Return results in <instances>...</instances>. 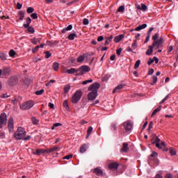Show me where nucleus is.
<instances>
[{"label":"nucleus","instance_id":"nucleus-56","mask_svg":"<svg viewBox=\"0 0 178 178\" xmlns=\"http://www.w3.org/2000/svg\"><path fill=\"white\" fill-rule=\"evenodd\" d=\"M27 29H28V31H29V33H34V28H33L31 26H29Z\"/></svg>","mask_w":178,"mask_h":178},{"label":"nucleus","instance_id":"nucleus-19","mask_svg":"<svg viewBox=\"0 0 178 178\" xmlns=\"http://www.w3.org/2000/svg\"><path fill=\"white\" fill-rule=\"evenodd\" d=\"M138 9L145 12V10H147L148 9V7H147V6L145 4L142 3L141 6H140V5L138 6Z\"/></svg>","mask_w":178,"mask_h":178},{"label":"nucleus","instance_id":"nucleus-57","mask_svg":"<svg viewBox=\"0 0 178 178\" xmlns=\"http://www.w3.org/2000/svg\"><path fill=\"white\" fill-rule=\"evenodd\" d=\"M154 69H152V68L149 69V72H148L149 76L154 74Z\"/></svg>","mask_w":178,"mask_h":178},{"label":"nucleus","instance_id":"nucleus-21","mask_svg":"<svg viewBox=\"0 0 178 178\" xmlns=\"http://www.w3.org/2000/svg\"><path fill=\"white\" fill-rule=\"evenodd\" d=\"M86 151H87V145L83 144L81 145V147L80 148V152H81V154H84V152H86Z\"/></svg>","mask_w":178,"mask_h":178},{"label":"nucleus","instance_id":"nucleus-10","mask_svg":"<svg viewBox=\"0 0 178 178\" xmlns=\"http://www.w3.org/2000/svg\"><path fill=\"white\" fill-rule=\"evenodd\" d=\"M119 167V164L118 163H111L108 164V168L111 170H118V168Z\"/></svg>","mask_w":178,"mask_h":178},{"label":"nucleus","instance_id":"nucleus-60","mask_svg":"<svg viewBox=\"0 0 178 178\" xmlns=\"http://www.w3.org/2000/svg\"><path fill=\"white\" fill-rule=\"evenodd\" d=\"M154 62V58H149L148 62H147V65L149 66H150V65H152V63Z\"/></svg>","mask_w":178,"mask_h":178},{"label":"nucleus","instance_id":"nucleus-48","mask_svg":"<svg viewBox=\"0 0 178 178\" xmlns=\"http://www.w3.org/2000/svg\"><path fill=\"white\" fill-rule=\"evenodd\" d=\"M111 129L112 130H116V129H118L117 124L115 122L111 124Z\"/></svg>","mask_w":178,"mask_h":178},{"label":"nucleus","instance_id":"nucleus-14","mask_svg":"<svg viewBox=\"0 0 178 178\" xmlns=\"http://www.w3.org/2000/svg\"><path fill=\"white\" fill-rule=\"evenodd\" d=\"M10 72L9 68H3V70H0V76H8Z\"/></svg>","mask_w":178,"mask_h":178},{"label":"nucleus","instance_id":"nucleus-27","mask_svg":"<svg viewBox=\"0 0 178 178\" xmlns=\"http://www.w3.org/2000/svg\"><path fill=\"white\" fill-rule=\"evenodd\" d=\"M53 69L55 72H58L59 70V64L58 63H54Z\"/></svg>","mask_w":178,"mask_h":178},{"label":"nucleus","instance_id":"nucleus-53","mask_svg":"<svg viewBox=\"0 0 178 178\" xmlns=\"http://www.w3.org/2000/svg\"><path fill=\"white\" fill-rule=\"evenodd\" d=\"M45 58H47V59H49V58L51 56V55H52L51 54V52H49V51H46L45 52Z\"/></svg>","mask_w":178,"mask_h":178},{"label":"nucleus","instance_id":"nucleus-50","mask_svg":"<svg viewBox=\"0 0 178 178\" xmlns=\"http://www.w3.org/2000/svg\"><path fill=\"white\" fill-rule=\"evenodd\" d=\"M88 83H92V79H89V80L83 81L82 82V84L86 85V84H88Z\"/></svg>","mask_w":178,"mask_h":178},{"label":"nucleus","instance_id":"nucleus-30","mask_svg":"<svg viewBox=\"0 0 178 178\" xmlns=\"http://www.w3.org/2000/svg\"><path fill=\"white\" fill-rule=\"evenodd\" d=\"M156 148H159V149H162V148L165 147V142H161V144L159 143L156 144Z\"/></svg>","mask_w":178,"mask_h":178},{"label":"nucleus","instance_id":"nucleus-9","mask_svg":"<svg viewBox=\"0 0 178 178\" xmlns=\"http://www.w3.org/2000/svg\"><path fill=\"white\" fill-rule=\"evenodd\" d=\"M8 127V130H10V131H13V128H14L13 118H9Z\"/></svg>","mask_w":178,"mask_h":178},{"label":"nucleus","instance_id":"nucleus-28","mask_svg":"<svg viewBox=\"0 0 178 178\" xmlns=\"http://www.w3.org/2000/svg\"><path fill=\"white\" fill-rule=\"evenodd\" d=\"M78 63H83L84 62V56L81 55L77 58Z\"/></svg>","mask_w":178,"mask_h":178},{"label":"nucleus","instance_id":"nucleus-2","mask_svg":"<svg viewBox=\"0 0 178 178\" xmlns=\"http://www.w3.org/2000/svg\"><path fill=\"white\" fill-rule=\"evenodd\" d=\"M26 130L22 127H18L17 131L15 132L14 136L17 140H23L26 137Z\"/></svg>","mask_w":178,"mask_h":178},{"label":"nucleus","instance_id":"nucleus-8","mask_svg":"<svg viewBox=\"0 0 178 178\" xmlns=\"http://www.w3.org/2000/svg\"><path fill=\"white\" fill-rule=\"evenodd\" d=\"M163 42V38H161L159 40H158L157 41H154L152 43V47L154 48H155V47H156V48H159V47H161V45H162Z\"/></svg>","mask_w":178,"mask_h":178},{"label":"nucleus","instance_id":"nucleus-51","mask_svg":"<svg viewBox=\"0 0 178 178\" xmlns=\"http://www.w3.org/2000/svg\"><path fill=\"white\" fill-rule=\"evenodd\" d=\"M88 23H90V22L88 21V19L85 18L83 21V24H84L85 26H87V24H88Z\"/></svg>","mask_w":178,"mask_h":178},{"label":"nucleus","instance_id":"nucleus-36","mask_svg":"<svg viewBox=\"0 0 178 178\" xmlns=\"http://www.w3.org/2000/svg\"><path fill=\"white\" fill-rule=\"evenodd\" d=\"M169 151H170V154L172 156H175V155H176V149H175L170 147V149H169Z\"/></svg>","mask_w":178,"mask_h":178},{"label":"nucleus","instance_id":"nucleus-13","mask_svg":"<svg viewBox=\"0 0 178 178\" xmlns=\"http://www.w3.org/2000/svg\"><path fill=\"white\" fill-rule=\"evenodd\" d=\"M48 154V149H38L33 154L35 155H41V154Z\"/></svg>","mask_w":178,"mask_h":178},{"label":"nucleus","instance_id":"nucleus-16","mask_svg":"<svg viewBox=\"0 0 178 178\" xmlns=\"http://www.w3.org/2000/svg\"><path fill=\"white\" fill-rule=\"evenodd\" d=\"M75 72H79V70H76V69H74V68H71L70 70H66L63 71V72L67 73L68 74H74Z\"/></svg>","mask_w":178,"mask_h":178},{"label":"nucleus","instance_id":"nucleus-45","mask_svg":"<svg viewBox=\"0 0 178 178\" xmlns=\"http://www.w3.org/2000/svg\"><path fill=\"white\" fill-rule=\"evenodd\" d=\"M118 12H124V6H120L118 9Z\"/></svg>","mask_w":178,"mask_h":178},{"label":"nucleus","instance_id":"nucleus-55","mask_svg":"<svg viewBox=\"0 0 178 178\" xmlns=\"http://www.w3.org/2000/svg\"><path fill=\"white\" fill-rule=\"evenodd\" d=\"M31 17H33L34 19L38 18V15H37V13H32V14L31 15Z\"/></svg>","mask_w":178,"mask_h":178},{"label":"nucleus","instance_id":"nucleus-29","mask_svg":"<svg viewBox=\"0 0 178 178\" xmlns=\"http://www.w3.org/2000/svg\"><path fill=\"white\" fill-rule=\"evenodd\" d=\"M24 19V12L23 11H19V20H23Z\"/></svg>","mask_w":178,"mask_h":178},{"label":"nucleus","instance_id":"nucleus-46","mask_svg":"<svg viewBox=\"0 0 178 178\" xmlns=\"http://www.w3.org/2000/svg\"><path fill=\"white\" fill-rule=\"evenodd\" d=\"M161 143V139L156 136V140L154 142H152V144H159Z\"/></svg>","mask_w":178,"mask_h":178},{"label":"nucleus","instance_id":"nucleus-18","mask_svg":"<svg viewBox=\"0 0 178 178\" xmlns=\"http://www.w3.org/2000/svg\"><path fill=\"white\" fill-rule=\"evenodd\" d=\"M147 27V24H143L140 26H138L135 29V31H140L141 30H144V29H146Z\"/></svg>","mask_w":178,"mask_h":178},{"label":"nucleus","instance_id":"nucleus-31","mask_svg":"<svg viewBox=\"0 0 178 178\" xmlns=\"http://www.w3.org/2000/svg\"><path fill=\"white\" fill-rule=\"evenodd\" d=\"M92 127H89L88 129V131H87V136H86V138H88V137H90V135L91 134V133H92Z\"/></svg>","mask_w":178,"mask_h":178},{"label":"nucleus","instance_id":"nucleus-15","mask_svg":"<svg viewBox=\"0 0 178 178\" xmlns=\"http://www.w3.org/2000/svg\"><path fill=\"white\" fill-rule=\"evenodd\" d=\"M124 38V34H121L119 35H117L114 38V42H120V41H122V40H123Z\"/></svg>","mask_w":178,"mask_h":178},{"label":"nucleus","instance_id":"nucleus-59","mask_svg":"<svg viewBox=\"0 0 178 178\" xmlns=\"http://www.w3.org/2000/svg\"><path fill=\"white\" fill-rule=\"evenodd\" d=\"M52 83H55V80H50L47 83H46V86L48 87L52 84Z\"/></svg>","mask_w":178,"mask_h":178},{"label":"nucleus","instance_id":"nucleus-22","mask_svg":"<svg viewBox=\"0 0 178 178\" xmlns=\"http://www.w3.org/2000/svg\"><path fill=\"white\" fill-rule=\"evenodd\" d=\"M72 29H73V25L70 24L67 27H66L62 30V33H66V31H70V30H72Z\"/></svg>","mask_w":178,"mask_h":178},{"label":"nucleus","instance_id":"nucleus-7","mask_svg":"<svg viewBox=\"0 0 178 178\" xmlns=\"http://www.w3.org/2000/svg\"><path fill=\"white\" fill-rule=\"evenodd\" d=\"M80 70V74L81 75H83L84 74V72L86 73L90 72V70H91V69L90 68V67H88V65H83V66H81L79 67V70H78V71Z\"/></svg>","mask_w":178,"mask_h":178},{"label":"nucleus","instance_id":"nucleus-62","mask_svg":"<svg viewBox=\"0 0 178 178\" xmlns=\"http://www.w3.org/2000/svg\"><path fill=\"white\" fill-rule=\"evenodd\" d=\"M122 51H123V49H122V48L117 49V51H116L117 55H118V56L120 55V54H122Z\"/></svg>","mask_w":178,"mask_h":178},{"label":"nucleus","instance_id":"nucleus-11","mask_svg":"<svg viewBox=\"0 0 178 178\" xmlns=\"http://www.w3.org/2000/svg\"><path fill=\"white\" fill-rule=\"evenodd\" d=\"M129 143H124L122 144V147L120 149L121 152H124V153H127V152L129 151Z\"/></svg>","mask_w":178,"mask_h":178},{"label":"nucleus","instance_id":"nucleus-25","mask_svg":"<svg viewBox=\"0 0 178 178\" xmlns=\"http://www.w3.org/2000/svg\"><path fill=\"white\" fill-rule=\"evenodd\" d=\"M58 149H59V147H54L52 148L47 149V154H51L52 152H54V151H57Z\"/></svg>","mask_w":178,"mask_h":178},{"label":"nucleus","instance_id":"nucleus-58","mask_svg":"<svg viewBox=\"0 0 178 178\" xmlns=\"http://www.w3.org/2000/svg\"><path fill=\"white\" fill-rule=\"evenodd\" d=\"M156 156H158V153L156 152H153L150 158H156Z\"/></svg>","mask_w":178,"mask_h":178},{"label":"nucleus","instance_id":"nucleus-32","mask_svg":"<svg viewBox=\"0 0 178 178\" xmlns=\"http://www.w3.org/2000/svg\"><path fill=\"white\" fill-rule=\"evenodd\" d=\"M63 107L66 111H69V104H67V100H65L63 103Z\"/></svg>","mask_w":178,"mask_h":178},{"label":"nucleus","instance_id":"nucleus-34","mask_svg":"<svg viewBox=\"0 0 178 178\" xmlns=\"http://www.w3.org/2000/svg\"><path fill=\"white\" fill-rule=\"evenodd\" d=\"M31 120H32L33 124H35V126L38 124V120H37V118H35V117H32Z\"/></svg>","mask_w":178,"mask_h":178},{"label":"nucleus","instance_id":"nucleus-1","mask_svg":"<svg viewBox=\"0 0 178 178\" xmlns=\"http://www.w3.org/2000/svg\"><path fill=\"white\" fill-rule=\"evenodd\" d=\"M101 87L99 83H95L88 88V91H91L88 94V101H94L98 97V89Z\"/></svg>","mask_w":178,"mask_h":178},{"label":"nucleus","instance_id":"nucleus-39","mask_svg":"<svg viewBox=\"0 0 178 178\" xmlns=\"http://www.w3.org/2000/svg\"><path fill=\"white\" fill-rule=\"evenodd\" d=\"M140 63H141V60H138L135 63L134 67L138 69V67H140Z\"/></svg>","mask_w":178,"mask_h":178},{"label":"nucleus","instance_id":"nucleus-47","mask_svg":"<svg viewBox=\"0 0 178 178\" xmlns=\"http://www.w3.org/2000/svg\"><path fill=\"white\" fill-rule=\"evenodd\" d=\"M38 49H40V46H36L35 48L32 49L33 54H35Z\"/></svg>","mask_w":178,"mask_h":178},{"label":"nucleus","instance_id":"nucleus-44","mask_svg":"<svg viewBox=\"0 0 178 178\" xmlns=\"http://www.w3.org/2000/svg\"><path fill=\"white\" fill-rule=\"evenodd\" d=\"M105 40H107L108 41H109L110 42H112V40H113V35H111L108 37H106Z\"/></svg>","mask_w":178,"mask_h":178},{"label":"nucleus","instance_id":"nucleus-42","mask_svg":"<svg viewBox=\"0 0 178 178\" xmlns=\"http://www.w3.org/2000/svg\"><path fill=\"white\" fill-rule=\"evenodd\" d=\"M31 42L32 44H33L34 45H37V44H38V40H37V38H34L31 39Z\"/></svg>","mask_w":178,"mask_h":178},{"label":"nucleus","instance_id":"nucleus-43","mask_svg":"<svg viewBox=\"0 0 178 178\" xmlns=\"http://www.w3.org/2000/svg\"><path fill=\"white\" fill-rule=\"evenodd\" d=\"M27 13H33L34 12V8L32 7H29L26 10Z\"/></svg>","mask_w":178,"mask_h":178},{"label":"nucleus","instance_id":"nucleus-12","mask_svg":"<svg viewBox=\"0 0 178 178\" xmlns=\"http://www.w3.org/2000/svg\"><path fill=\"white\" fill-rule=\"evenodd\" d=\"M124 87V85L123 84H119L117 87L115 88V89L113 90V94H115V92H120L122 90H123V88Z\"/></svg>","mask_w":178,"mask_h":178},{"label":"nucleus","instance_id":"nucleus-37","mask_svg":"<svg viewBox=\"0 0 178 178\" xmlns=\"http://www.w3.org/2000/svg\"><path fill=\"white\" fill-rule=\"evenodd\" d=\"M44 89H41L40 90H37L35 92V95H42V94H44Z\"/></svg>","mask_w":178,"mask_h":178},{"label":"nucleus","instance_id":"nucleus-61","mask_svg":"<svg viewBox=\"0 0 178 178\" xmlns=\"http://www.w3.org/2000/svg\"><path fill=\"white\" fill-rule=\"evenodd\" d=\"M153 126H154V123L152 122H150L149 123L148 130L149 131L151 130V129H152Z\"/></svg>","mask_w":178,"mask_h":178},{"label":"nucleus","instance_id":"nucleus-54","mask_svg":"<svg viewBox=\"0 0 178 178\" xmlns=\"http://www.w3.org/2000/svg\"><path fill=\"white\" fill-rule=\"evenodd\" d=\"M158 37H159V35H158V33H156L153 35L152 40H154V41H156V40H158Z\"/></svg>","mask_w":178,"mask_h":178},{"label":"nucleus","instance_id":"nucleus-40","mask_svg":"<svg viewBox=\"0 0 178 178\" xmlns=\"http://www.w3.org/2000/svg\"><path fill=\"white\" fill-rule=\"evenodd\" d=\"M15 55H16V52H15V50H13V49L10 50V51H9L10 56L13 57Z\"/></svg>","mask_w":178,"mask_h":178},{"label":"nucleus","instance_id":"nucleus-26","mask_svg":"<svg viewBox=\"0 0 178 178\" xmlns=\"http://www.w3.org/2000/svg\"><path fill=\"white\" fill-rule=\"evenodd\" d=\"M138 47V42H137L136 40H134L133 44H131L132 49H136Z\"/></svg>","mask_w":178,"mask_h":178},{"label":"nucleus","instance_id":"nucleus-4","mask_svg":"<svg viewBox=\"0 0 178 178\" xmlns=\"http://www.w3.org/2000/svg\"><path fill=\"white\" fill-rule=\"evenodd\" d=\"M33 106H34V102L32 100L25 102L20 105L21 109H23L24 111H27V109H31V108H33Z\"/></svg>","mask_w":178,"mask_h":178},{"label":"nucleus","instance_id":"nucleus-17","mask_svg":"<svg viewBox=\"0 0 178 178\" xmlns=\"http://www.w3.org/2000/svg\"><path fill=\"white\" fill-rule=\"evenodd\" d=\"M95 173L97 175V176H102V175H104V172L102 171V170H101L99 168H95Z\"/></svg>","mask_w":178,"mask_h":178},{"label":"nucleus","instance_id":"nucleus-52","mask_svg":"<svg viewBox=\"0 0 178 178\" xmlns=\"http://www.w3.org/2000/svg\"><path fill=\"white\" fill-rule=\"evenodd\" d=\"M168 99H169V95H168L164 99H163L160 102V104H163L165 101H168Z\"/></svg>","mask_w":178,"mask_h":178},{"label":"nucleus","instance_id":"nucleus-41","mask_svg":"<svg viewBox=\"0 0 178 178\" xmlns=\"http://www.w3.org/2000/svg\"><path fill=\"white\" fill-rule=\"evenodd\" d=\"M152 80L153 81V84H156V81H158V77H156V76H153L152 77Z\"/></svg>","mask_w":178,"mask_h":178},{"label":"nucleus","instance_id":"nucleus-38","mask_svg":"<svg viewBox=\"0 0 178 178\" xmlns=\"http://www.w3.org/2000/svg\"><path fill=\"white\" fill-rule=\"evenodd\" d=\"M59 126H62V124L60 123H55L51 127V130H55V127H59Z\"/></svg>","mask_w":178,"mask_h":178},{"label":"nucleus","instance_id":"nucleus-33","mask_svg":"<svg viewBox=\"0 0 178 178\" xmlns=\"http://www.w3.org/2000/svg\"><path fill=\"white\" fill-rule=\"evenodd\" d=\"M70 91V85H65L64 87V92L67 93Z\"/></svg>","mask_w":178,"mask_h":178},{"label":"nucleus","instance_id":"nucleus-35","mask_svg":"<svg viewBox=\"0 0 178 178\" xmlns=\"http://www.w3.org/2000/svg\"><path fill=\"white\" fill-rule=\"evenodd\" d=\"M0 59L1 60H6V54L5 53H0Z\"/></svg>","mask_w":178,"mask_h":178},{"label":"nucleus","instance_id":"nucleus-20","mask_svg":"<svg viewBox=\"0 0 178 178\" xmlns=\"http://www.w3.org/2000/svg\"><path fill=\"white\" fill-rule=\"evenodd\" d=\"M31 23V18H30V17H29L26 18V24H24V27H25V29L30 27Z\"/></svg>","mask_w":178,"mask_h":178},{"label":"nucleus","instance_id":"nucleus-23","mask_svg":"<svg viewBox=\"0 0 178 178\" xmlns=\"http://www.w3.org/2000/svg\"><path fill=\"white\" fill-rule=\"evenodd\" d=\"M153 48L154 47L152 46H149V49L147 50L146 55H148L149 56L152 55Z\"/></svg>","mask_w":178,"mask_h":178},{"label":"nucleus","instance_id":"nucleus-63","mask_svg":"<svg viewBox=\"0 0 178 178\" xmlns=\"http://www.w3.org/2000/svg\"><path fill=\"white\" fill-rule=\"evenodd\" d=\"M97 41L101 42V41H104V36H99L97 38Z\"/></svg>","mask_w":178,"mask_h":178},{"label":"nucleus","instance_id":"nucleus-5","mask_svg":"<svg viewBox=\"0 0 178 178\" xmlns=\"http://www.w3.org/2000/svg\"><path fill=\"white\" fill-rule=\"evenodd\" d=\"M8 117L5 113H2L0 115V129H2L3 124H6Z\"/></svg>","mask_w":178,"mask_h":178},{"label":"nucleus","instance_id":"nucleus-49","mask_svg":"<svg viewBox=\"0 0 178 178\" xmlns=\"http://www.w3.org/2000/svg\"><path fill=\"white\" fill-rule=\"evenodd\" d=\"M72 158H73V154H70V155H67L63 157V159H72Z\"/></svg>","mask_w":178,"mask_h":178},{"label":"nucleus","instance_id":"nucleus-64","mask_svg":"<svg viewBox=\"0 0 178 178\" xmlns=\"http://www.w3.org/2000/svg\"><path fill=\"white\" fill-rule=\"evenodd\" d=\"M165 178H173V177L172 176V174H167L165 176Z\"/></svg>","mask_w":178,"mask_h":178},{"label":"nucleus","instance_id":"nucleus-3","mask_svg":"<svg viewBox=\"0 0 178 178\" xmlns=\"http://www.w3.org/2000/svg\"><path fill=\"white\" fill-rule=\"evenodd\" d=\"M81 97H83V92L81 90H76L71 99L72 104H77V102L81 99Z\"/></svg>","mask_w":178,"mask_h":178},{"label":"nucleus","instance_id":"nucleus-24","mask_svg":"<svg viewBox=\"0 0 178 178\" xmlns=\"http://www.w3.org/2000/svg\"><path fill=\"white\" fill-rule=\"evenodd\" d=\"M75 37H77L76 33H71L69 35L68 39L70 40V41H73V40H74Z\"/></svg>","mask_w":178,"mask_h":178},{"label":"nucleus","instance_id":"nucleus-6","mask_svg":"<svg viewBox=\"0 0 178 178\" xmlns=\"http://www.w3.org/2000/svg\"><path fill=\"white\" fill-rule=\"evenodd\" d=\"M123 126L127 131H130L133 129V122L130 120H127L123 123Z\"/></svg>","mask_w":178,"mask_h":178}]
</instances>
